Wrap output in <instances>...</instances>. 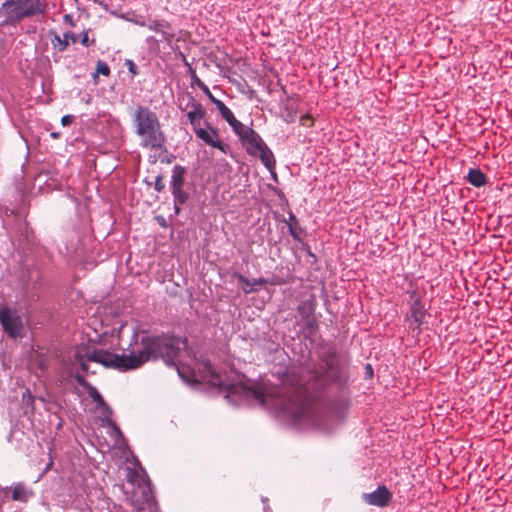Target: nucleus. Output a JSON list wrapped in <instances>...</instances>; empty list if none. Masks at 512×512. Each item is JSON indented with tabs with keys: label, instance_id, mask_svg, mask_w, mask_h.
Segmentation results:
<instances>
[{
	"label": "nucleus",
	"instance_id": "obj_36",
	"mask_svg": "<svg viewBox=\"0 0 512 512\" xmlns=\"http://www.w3.org/2000/svg\"><path fill=\"white\" fill-rule=\"evenodd\" d=\"M64 21L66 23H68L69 25H71L72 27L75 26V23H74V20H73V17L72 15L70 14H65L64 17H63Z\"/></svg>",
	"mask_w": 512,
	"mask_h": 512
},
{
	"label": "nucleus",
	"instance_id": "obj_18",
	"mask_svg": "<svg viewBox=\"0 0 512 512\" xmlns=\"http://www.w3.org/2000/svg\"><path fill=\"white\" fill-rule=\"evenodd\" d=\"M142 497L143 502L138 508L137 512H145L146 510L148 512H157L158 505L150 487L144 488L142 490Z\"/></svg>",
	"mask_w": 512,
	"mask_h": 512
},
{
	"label": "nucleus",
	"instance_id": "obj_5",
	"mask_svg": "<svg viewBox=\"0 0 512 512\" xmlns=\"http://www.w3.org/2000/svg\"><path fill=\"white\" fill-rule=\"evenodd\" d=\"M0 324L10 338H22L25 334L23 318L16 309L1 307Z\"/></svg>",
	"mask_w": 512,
	"mask_h": 512
},
{
	"label": "nucleus",
	"instance_id": "obj_30",
	"mask_svg": "<svg viewBox=\"0 0 512 512\" xmlns=\"http://www.w3.org/2000/svg\"><path fill=\"white\" fill-rule=\"evenodd\" d=\"M300 124L304 127H311L313 125V118L306 114L300 117Z\"/></svg>",
	"mask_w": 512,
	"mask_h": 512
},
{
	"label": "nucleus",
	"instance_id": "obj_34",
	"mask_svg": "<svg viewBox=\"0 0 512 512\" xmlns=\"http://www.w3.org/2000/svg\"><path fill=\"white\" fill-rule=\"evenodd\" d=\"M20 0H5L2 4V7L7 9V11H10L16 6V4L19 2Z\"/></svg>",
	"mask_w": 512,
	"mask_h": 512
},
{
	"label": "nucleus",
	"instance_id": "obj_11",
	"mask_svg": "<svg viewBox=\"0 0 512 512\" xmlns=\"http://www.w3.org/2000/svg\"><path fill=\"white\" fill-rule=\"evenodd\" d=\"M392 494L385 486H379L371 493L363 494V499L370 505L385 507L391 500Z\"/></svg>",
	"mask_w": 512,
	"mask_h": 512
},
{
	"label": "nucleus",
	"instance_id": "obj_24",
	"mask_svg": "<svg viewBox=\"0 0 512 512\" xmlns=\"http://www.w3.org/2000/svg\"><path fill=\"white\" fill-rule=\"evenodd\" d=\"M171 193L173 195L174 204H182L183 205L188 201V199L190 197L189 193L184 191L183 188L172 190Z\"/></svg>",
	"mask_w": 512,
	"mask_h": 512
},
{
	"label": "nucleus",
	"instance_id": "obj_13",
	"mask_svg": "<svg viewBox=\"0 0 512 512\" xmlns=\"http://www.w3.org/2000/svg\"><path fill=\"white\" fill-rule=\"evenodd\" d=\"M196 365L203 378H210L214 385H218L220 387L224 386L220 375L217 374L209 359H201L196 363Z\"/></svg>",
	"mask_w": 512,
	"mask_h": 512
},
{
	"label": "nucleus",
	"instance_id": "obj_12",
	"mask_svg": "<svg viewBox=\"0 0 512 512\" xmlns=\"http://www.w3.org/2000/svg\"><path fill=\"white\" fill-rule=\"evenodd\" d=\"M187 106L192 108V110L187 113V117L193 131H195L201 128V120L205 117L206 110L201 103L196 102L193 98H191V101L187 104Z\"/></svg>",
	"mask_w": 512,
	"mask_h": 512
},
{
	"label": "nucleus",
	"instance_id": "obj_26",
	"mask_svg": "<svg viewBox=\"0 0 512 512\" xmlns=\"http://www.w3.org/2000/svg\"><path fill=\"white\" fill-rule=\"evenodd\" d=\"M192 80L193 83L196 84L207 95L209 100L211 99V97H214V95L209 90L208 86L197 77L195 71H192Z\"/></svg>",
	"mask_w": 512,
	"mask_h": 512
},
{
	"label": "nucleus",
	"instance_id": "obj_15",
	"mask_svg": "<svg viewBox=\"0 0 512 512\" xmlns=\"http://www.w3.org/2000/svg\"><path fill=\"white\" fill-rule=\"evenodd\" d=\"M316 307L317 299L314 294H310L308 298L302 299L297 306V312L300 319L309 318V316L314 315Z\"/></svg>",
	"mask_w": 512,
	"mask_h": 512
},
{
	"label": "nucleus",
	"instance_id": "obj_17",
	"mask_svg": "<svg viewBox=\"0 0 512 512\" xmlns=\"http://www.w3.org/2000/svg\"><path fill=\"white\" fill-rule=\"evenodd\" d=\"M288 220H283L289 229L290 235L293 237L296 241H301L302 236L305 234L304 228L300 225L298 219L296 218L295 214L293 212H289Z\"/></svg>",
	"mask_w": 512,
	"mask_h": 512
},
{
	"label": "nucleus",
	"instance_id": "obj_29",
	"mask_svg": "<svg viewBox=\"0 0 512 512\" xmlns=\"http://www.w3.org/2000/svg\"><path fill=\"white\" fill-rule=\"evenodd\" d=\"M75 380L81 387L86 389V391L89 389V387L92 386L88 381H86L85 377L82 374L77 373L75 375Z\"/></svg>",
	"mask_w": 512,
	"mask_h": 512
},
{
	"label": "nucleus",
	"instance_id": "obj_7",
	"mask_svg": "<svg viewBox=\"0 0 512 512\" xmlns=\"http://www.w3.org/2000/svg\"><path fill=\"white\" fill-rule=\"evenodd\" d=\"M425 318V306L421 301L420 297L416 295L415 291L410 293V315L408 316L409 328L412 331L417 330V333L421 331V325Z\"/></svg>",
	"mask_w": 512,
	"mask_h": 512
},
{
	"label": "nucleus",
	"instance_id": "obj_37",
	"mask_svg": "<svg viewBox=\"0 0 512 512\" xmlns=\"http://www.w3.org/2000/svg\"><path fill=\"white\" fill-rule=\"evenodd\" d=\"M6 495H4V488L0 489V508H2L3 504L6 502Z\"/></svg>",
	"mask_w": 512,
	"mask_h": 512
},
{
	"label": "nucleus",
	"instance_id": "obj_41",
	"mask_svg": "<svg viewBox=\"0 0 512 512\" xmlns=\"http://www.w3.org/2000/svg\"><path fill=\"white\" fill-rule=\"evenodd\" d=\"M239 279H240L241 282L245 283L246 285H250L251 284L250 281L247 278H245V277H243L241 275L239 276Z\"/></svg>",
	"mask_w": 512,
	"mask_h": 512
},
{
	"label": "nucleus",
	"instance_id": "obj_21",
	"mask_svg": "<svg viewBox=\"0 0 512 512\" xmlns=\"http://www.w3.org/2000/svg\"><path fill=\"white\" fill-rule=\"evenodd\" d=\"M220 115L230 125L234 133L238 132L239 129H242V126L244 124L236 119L233 112L228 107H226L222 112H220Z\"/></svg>",
	"mask_w": 512,
	"mask_h": 512
},
{
	"label": "nucleus",
	"instance_id": "obj_23",
	"mask_svg": "<svg viewBox=\"0 0 512 512\" xmlns=\"http://www.w3.org/2000/svg\"><path fill=\"white\" fill-rule=\"evenodd\" d=\"M281 117L286 123H293L297 118V110L293 105H286L281 113Z\"/></svg>",
	"mask_w": 512,
	"mask_h": 512
},
{
	"label": "nucleus",
	"instance_id": "obj_9",
	"mask_svg": "<svg viewBox=\"0 0 512 512\" xmlns=\"http://www.w3.org/2000/svg\"><path fill=\"white\" fill-rule=\"evenodd\" d=\"M4 495H6L7 501L13 500L20 503H27L34 497V492L24 483L18 482L9 487H5Z\"/></svg>",
	"mask_w": 512,
	"mask_h": 512
},
{
	"label": "nucleus",
	"instance_id": "obj_46",
	"mask_svg": "<svg viewBox=\"0 0 512 512\" xmlns=\"http://www.w3.org/2000/svg\"><path fill=\"white\" fill-rule=\"evenodd\" d=\"M53 465V461L50 460V462L46 466V470L50 469V467Z\"/></svg>",
	"mask_w": 512,
	"mask_h": 512
},
{
	"label": "nucleus",
	"instance_id": "obj_20",
	"mask_svg": "<svg viewBox=\"0 0 512 512\" xmlns=\"http://www.w3.org/2000/svg\"><path fill=\"white\" fill-rule=\"evenodd\" d=\"M467 181L475 186V187H482L486 184L487 178L486 175L477 168L470 169L467 175Z\"/></svg>",
	"mask_w": 512,
	"mask_h": 512
},
{
	"label": "nucleus",
	"instance_id": "obj_22",
	"mask_svg": "<svg viewBox=\"0 0 512 512\" xmlns=\"http://www.w3.org/2000/svg\"><path fill=\"white\" fill-rule=\"evenodd\" d=\"M87 393L89 397L97 404L98 407L101 408H108V405L106 404L105 400L103 399L102 395L99 393V391L96 389V387L91 386L87 390Z\"/></svg>",
	"mask_w": 512,
	"mask_h": 512
},
{
	"label": "nucleus",
	"instance_id": "obj_28",
	"mask_svg": "<svg viewBox=\"0 0 512 512\" xmlns=\"http://www.w3.org/2000/svg\"><path fill=\"white\" fill-rule=\"evenodd\" d=\"M124 65L127 67L128 71L132 74V76L138 75V67L131 59H126Z\"/></svg>",
	"mask_w": 512,
	"mask_h": 512
},
{
	"label": "nucleus",
	"instance_id": "obj_8",
	"mask_svg": "<svg viewBox=\"0 0 512 512\" xmlns=\"http://www.w3.org/2000/svg\"><path fill=\"white\" fill-rule=\"evenodd\" d=\"M206 125L207 129L201 127L194 131L196 137L206 145L216 148L223 153H227L229 146L220 139L218 130L212 127L209 123Z\"/></svg>",
	"mask_w": 512,
	"mask_h": 512
},
{
	"label": "nucleus",
	"instance_id": "obj_16",
	"mask_svg": "<svg viewBox=\"0 0 512 512\" xmlns=\"http://www.w3.org/2000/svg\"><path fill=\"white\" fill-rule=\"evenodd\" d=\"M298 325L302 328L307 339H312L319 330V321L315 314L309 316V318L300 319Z\"/></svg>",
	"mask_w": 512,
	"mask_h": 512
},
{
	"label": "nucleus",
	"instance_id": "obj_39",
	"mask_svg": "<svg viewBox=\"0 0 512 512\" xmlns=\"http://www.w3.org/2000/svg\"><path fill=\"white\" fill-rule=\"evenodd\" d=\"M159 41H160V40H157L154 36H149V37L146 39V42H147L148 44H152V43H154V44H158V42H159Z\"/></svg>",
	"mask_w": 512,
	"mask_h": 512
},
{
	"label": "nucleus",
	"instance_id": "obj_31",
	"mask_svg": "<svg viewBox=\"0 0 512 512\" xmlns=\"http://www.w3.org/2000/svg\"><path fill=\"white\" fill-rule=\"evenodd\" d=\"M154 188L158 192H162L165 189V184L161 175L156 177Z\"/></svg>",
	"mask_w": 512,
	"mask_h": 512
},
{
	"label": "nucleus",
	"instance_id": "obj_6",
	"mask_svg": "<svg viewBox=\"0 0 512 512\" xmlns=\"http://www.w3.org/2000/svg\"><path fill=\"white\" fill-rule=\"evenodd\" d=\"M45 0H20L11 10V13L18 19L28 18L46 12Z\"/></svg>",
	"mask_w": 512,
	"mask_h": 512
},
{
	"label": "nucleus",
	"instance_id": "obj_32",
	"mask_svg": "<svg viewBox=\"0 0 512 512\" xmlns=\"http://www.w3.org/2000/svg\"><path fill=\"white\" fill-rule=\"evenodd\" d=\"M23 402L26 405H33L34 403V396L28 389L23 393Z\"/></svg>",
	"mask_w": 512,
	"mask_h": 512
},
{
	"label": "nucleus",
	"instance_id": "obj_43",
	"mask_svg": "<svg viewBox=\"0 0 512 512\" xmlns=\"http://www.w3.org/2000/svg\"><path fill=\"white\" fill-rule=\"evenodd\" d=\"M366 370H367V372H369V373H370V375H372L373 370H372V367H371V365H370V364H367V366H366Z\"/></svg>",
	"mask_w": 512,
	"mask_h": 512
},
{
	"label": "nucleus",
	"instance_id": "obj_4",
	"mask_svg": "<svg viewBox=\"0 0 512 512\" xmlns=\"http://www.w3.org/2000/svg\"><path fill=\"white\" fill-rule=\"evenodd\" d=\"M235 134L239 137L249 155L259 157L263 165L269 170L275 167L276 160L273 152L253 128L243 125L242 129H239Z\"/></svg>",
	"mask_w": 512,
	"mask_h": 512
},
{
	"label": "nucleus",
	"instance_id": "obj_40",
	"mask_svg": "<svg viewBox=\"0 0 512 512\" xmlns=\"http://www.w3.org/2000/svg\"><path fill=\"white\" fill-rule=\"evenodd\" d=\"M181 205H182V204H174V212H175V214H176V215H179V214H180V212H181V208H180V206H181Z\"/></svg>",
	"mask_w": 512,
	"mask_h": 512
},
{
	"label": "nucleus",
	"instance_id": "obj_35",
	"mask_svg": "<svg viewBox=\"0 0 512 512\" xmlns=\"http://www.w3.org/2000/svg\"><path fill=\"white\" fill-rule=\"evenodd\" d=\"M73 121H74V116L73 115H64L61 118V124L63 126H68V125L72 124Z\"/></svg>",
	"mask_w": 512,
	"mask_h": 512
},
{
	"label": "nucleus",
	"instance_id": "obj_33",
	"mask_svg": "<svg viewBox=\"0 0 512 512\" xmlns=\"http://www.w3.org/2000/svg\"><path fill=\"white\" fill-rule=\"evenodd\" d=\"M210 101L216 106L217 110L222 112L227 106L219 99L211 97Z\"/></svg>",
	"mask_w": 512,
	"mask_h": 512
},
{
	"label": "nucleus",
	"instance_id": "obj_45",
	"mask_svg": "<svg viewBox=\"0 0 512 512\" xmlns=\"http://www.w3.org/2000/svg\"><path fill=\"white\" fill-rule=\"evenodd\" d=\"M307 253L311 256V257H314L315 258V255L311 252L310 248L308 247L307 248Z\"/></svg>",
	"mask_w": 512,
	"mask_h": 512
},
{
	"label": "nucleus",
	"instance_id": "obj_1",
	"mask_svg": "<svg viewBox=\"0 0 512 512\" xmlns=\"http://www.w3.org/2000/svg\"><path fill=\"white\" fill-rule=\"evenodd\" d=\"M320 360V367L307 365L305 371L308 379L305 381L291 371L279 386L229 384L226 386L225 397L235 405L255 402L295 424L330 432L333 429L334 414L317 401L314 392L325 389L330 383H341L343 373L337 353L332 347L321 352Z\"/></svg>",
	"mask_w": 512,
	"mask_h": 512
},
{
	"label": "nucleus",
	"instance_id": "obj_38",
	"mask_svg": "<svg viewBox=\"0 0 512 512\" xmlns=\"http://www.w3.org/2000/svg\"><path fill=\"white\" fill-rule=\"evenodd\" d=\"M148 20H145L144 18L135 20V24L143 27H147Z\"/></svg>",
	"mask_w": 512,
	"mask_h": 512
},
{
	"label": "nucleus",
	"instance_id": "obj_2",
	"mask_svg": "<svg viewBox=\"0 0 512 512\" xmlns=\"http://www.w3.org/2000/svg\"><path fill=\"white\" fill-rule=\"evenodd\" d=\"M185 346L186 341L173 335L146 336L141 339V347L128 355H118L103 349H87L85 355L77 351L74 354L73 363L79 365L83 372L88 373L87 362L89 361L126 371L136 369L150 360L162 359L166 365L177 367L179 376L190 382L191 379L185 378L183 371L177 366L178 355Z\"/></svg>",
	"mask_w": 512,
	"mask_h": 512
},
{
	"label": "nucleus",
	"instance_id": "obj_27",
	"mask_svg": "<svg viewBox=\"0 0 512 512\" xmlns=\"http://www.w3.org/2000/svg\"><path fill=\"white\" fill-rule=\"evenodd\" d=\"M80 42L85 47H90L95 44V38L89 37V30H85L80 34Z\"/></svg>",
	"mask_w": 512,
	"mask_h": 512
},
{
	"label": "nucleus",
	"instance_id": "obj_10",
	"mask_svg": "<svg viewBox=\"0 0 512 512\" xmlns=\"http://www.w3.org/2000/svg\"><path fill=\"white\" fill-rule=\"evenodd\" d=\"M147 28L161 35V41L171 45L172 40L176 36L171 24L164 19H148Z\"/></svg>",
	"mask_w": 512,
	"mask_h": 512
},
{
	"label": "nucleus",
	"instance_id": "obj_48",
	"mask_svg": "<svg viewBox=\"0 0 512 512\" xmlns=\"http://www.w3.org/2000/svg\"><path fill=\"white\" fill-rule=\"evenodd\" d=\"M182 58H183L184 63L187 65L188 63L186 61V57L183 54H182Z\"/></svg>",
	"mask_w": 512,
	"mask_h": 512
},
{
	"label": "nucleus",
	"instance_id": "obj_42",
	"mask_svg": "<svg viewBox=\"0 0 512 512\" xmlns=\"http://www.w3.org/2000/svg\"><path fill=\"white\" fill-rule=\"evenodd\" d=\"M61 136L60 132H52L51 137L54 139H58Z\"/></svg>",
	"mask_w": 512,
	"mask_h": 512
},
{
	"label": "nucleus",
	"instance_id": "obj_3",
	"mask_svg": "<svg viewBox=\"0 0 512 512\" xmlns=\"http://www.w3.org/2000/svg\"><path fill=\"white\" fill-rule=\"evenodd\" d=\"M131 120L141 148L151 151L165 149L167 137L156 112L147 106L137 105L131 112Z\"/></svg>",
	"mask_w": 512,
	"mask_h": 512
},
{
	"label": "nucleus",
	"instance_id": "obj_14",
	"mask_svg": "<svg viewBox=\"0 0 512 512\" xmlns=\"http://www.w3.org/2000/svg\"><path fill=\"white\" fill-rule=\"evenodd\" d=\"M51 34L53 35V38L51 39L52 45L57 48L59 52L67 50L69 41L75 43L78 40L77 35L71 31L65 32L63 36H60L56 32H51Z\"/></svg>",
	"mask_w": 512,
	"mask_h": 512
},
{
	"label": "nucleus",
	"instance_id": "obj_47",
	"mask_svg": "<svg viewBox=\"0 0 512 512\" xmlns=\"http://www.w3.org/2000/svg\"><path fill=\"white\" fill-rule=\"evenodd\" d=\"M260 283H264V280L260 279L259 281H256L254 282V284H260Z\"/></svg>",
	"mask_w": 512,
	"mask_h": 512
},
{
	"label": "nucleus",
	"instance_id": "obj_44",
	"mask_svg": "<svg viewBox=\"0 0 512 512\" xmlns=\"http://www.w3.org/2000/svg\"><path fill=\"white\" fill-rule=\"evenodd\" d=\"M159 223L162 225V226H165V219L163 217L160 218V221Z\"/></svg>",
	"mask_w": 512,
	"mask_h": 512
},
{
	"label": "nucleus",
	"instance_id": "obj_19",
	"mask_svg": "<svg viewBox=\"0 0 512 512\" xmlns=\"http://www.w3.org/2000/svg\"><path fill=\"white\" fill-rule=\"evenodd\" d=\"M186 169L183 166L175 165L172 169L170 189L176 190L184 188Z\"/></svg>",
	"mask_w": 512,
	"mask_h": 512
},
{
	"label": "nucleus",
	"instance_id": "obj_25",
	"mask_svg": "<svg viewBox=\"0 0 512 512\" xmlns=\"http://www.w3.org/2000/svg\"><path fill=\"white\" fill-rule=\"evenodd\" d=\"M110 73L111 70L108 64L102 60H98L96 64V72L94 73L93 78L96 79L98 74L109 76Z\"/></svg>",
	"mask_w": 512,
	"mask_h": 512
}]
</instances>
